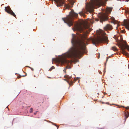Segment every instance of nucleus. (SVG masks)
Segmentation results:
<instances>
[{"mask_svg": "<svg viewBox=\"0 0 129 129\" xmlns=\"http://www.w3.org/2000/svg\"><path fill=\"white\" fill-rule=\"evenodd\" d=\"M68 78H69V77H68Z\"/></svg>", "mask_w": 129, "mask_h": 129, "instance_id": "32", "label": "nucleus"}, {"mask_svg": "<svg viewBox=\"0 0 129 129\" xmlns=\"http://www.w3.org/2000/svg\"><path fill=\"white\" fill-rule=\"evenodd\" d=\"M31 70H32L33 71L34 70L32 68H31Z\"/></svg>", "mask_w": 129, "mask_h": 129, "instance_id": "24", "label": "nucleus"}, {"mask_svg": "<svg viewBox=\"0 0 129 129\" xmlns=\"http://www.w3.org/2000/svg\"><path fill=\"white\" fill-rule=\"evenodd\" d=\"M64 80L66 81L70 85H72L73 84V82L72 81H68L66 79H64Z\"/></svg>", "mask_w": 129, "mask_h": 129, "instance_id": "11", "label": "nucleus"}, {"mask_svg": "<svg viewBox=\"0 0 129 129\" xmlns=\"http://www.w3.org/2000/svg\"><path fill=\"white\" fill-rule=\"evenodd\" d=\"M108 58H107V59H106V61H107V60H108Z\"/></svg>", "mask_w": 129, "mask_h": 129, "instance_id": "31", "label": "nucleus"}, {"mask_svg": "<svg viewBox=\"0 0 129 129\" xmlns=\"http://www.w3.org/2000/svg\"><path fill=\"white\" fill-rule=\"evenodd\" d=\"M111 49L114 51H116L117 50V49L115 46H113L112 47Z\"/></svg>", "mask_w": 129, "mask_h": 129, "instance_id": "13", "label": "nucleus"}, {"mask_svg": "<svg viewBox=\"0 0 129 129\" xmlns=\"http://www.w3.org/2000/svg\"><path fill=\"white\" fill-rule=\"evenodd\" d=\"M106 104H109V103H108V102L106 103Z\"/></svg>", "mask_w": 129, "mask_h": 129, "instance_id": "29", "label": "nucleus"}, {"mask_svg": "<svg viewBox=\"0 0 129 129\" xmlns=\"http://www.w3.org/2000/svg\"><path fill=\"white\" fill-rule=\"evenodd\" d=\"M126 109H129V106H127L126 108Z\"/></svg>", "mask_w": 129, "mask_h": 129, "instance_id": "22", "label": "nucleus"}, {"mask_svg": "<svg viewBox=\"0 0 129 129\" xmlns=\"http://www.w3.org/2000/svg\"><path fill=\"white\" fill-rule=\"evenodd\" d=\"M122 25L124 26L127 29L129 30V20L127 21L126 20H124Z\"/></svg>", "mask_w": 129, "mask_h": 129, "instance_id": "7", "label": "nucleus"}, {"mask_svg": "<svg viewBox=\"0 0 129 129\" xmlns=\"http://www.w3.org/2000/svg\"><path fill=\"white\" fill-rule=\"evenodd\" d=\"M56 2L57 6H62L64 3V0H55Z\"/></svg>", "mask_w": 129, "mask_h": 129, "instance_id": "8", "label": "nucleus"}, {"mask_svg": "<svg viewBox=\"0 0 129 129\" xmlns=\"http://www.w3.org/2000/svg\"><path fill=\"white\" fill-rule=\"evenodd\" d=\"M104 2H106V1H107L108 0H104Z\"/></svg>", "mask_w": 129, "mask_h": 129, "instance_id": "23", "label": "nucleus"}, {"mask_svg": "<svg viewBox=\"0 0 129 129\" xmlns=\"http://www.w3.org/2000/svg\"><path fill=\"white\" fill-rule=\"evenodd\" d=\"M126 1L127 2H128L129 1V0H126Z\"/></svg>", "mask_w": 129, "mask_h": 129, "instance_id": "28", "label": "nucleus"}, {"mask_svg": "<svg viewBox=\"0 0 129 129\" xmlns=\"http://www.w3.org/2000/svg\"><path fill=\"white\" fill-rule=\"evenodd\" d=\"M87 28L85 24L82 25L80 24L75 26L74 30L80 33H83L79 34L78 37H77L74 34H72L71 42L73 46L63 54V56L57 60V61L58 63L62 64L68 63L70 62L66 59V58H75L79 57L82 51L86 46L85 43L86 42L85 40H88L87 38V33L83 31L84 29Z\"/></svg>", "mask_w": 129, "mask_h": 129, "instance_id": "1", "label": "nucleus"}, {"mask_svg": "<svg viewBox=\"0 0 129 129\" xmlns=\"http://www.w3.org/2000/svg\"><path fill=\"white\" fill-rule=\"evenodd\" d=\"M112 27L110 24H107L104 27V29L105 30H111L112 29Z\"/></svg>", "mask_w": 129, "mask_h": 129, "instance_id": "10", "label": "nucleus"}, {"mask_svg": "<svg viewBox=\"0 0 129 129\" xmlns=\"http://www.w3.org/2000/svg\"><path fill=\"white\" fill-rule=\"evenodd\" d=\"M102 2L101 0H94L91 3L86 4V11L92 13L94 11V9L100 7Z\"/></svg>", "mask_w": 129, "mask_h": 129, "instance_id": "2", "label": "nucleus"}, {"mask_svg": "<svg viewBox=\"0 0 129 129\" xmlns=\"http://www.w3.org/2000/svg\"><path fill=\"white\" fill-rule=\"evenodd\" d=\"M79 13L80 15H84V14L82 12H80Z\"/></svg>", "mask_w": 129, "mask_h": 129, "instance_id": "19", "label": "nucleus"}, {"mask_svg": "<svg viewBox=\"0 0 129 129\" xmlns=\"http://www.w3.org/2000/svg\"><path fill=\"white\" fill-rule=\"evenodd\" d=\"M78 14L74 11H72V10L66 17L62 18V19L65 23L67 24L69 27H70L73 24V20L74 17L76 16Z\"/></svg>", "mask_w": 129, "mask_h": 129, "instance_id": "4", "label": "nucleus"}, {"mask_svg": "<svg viewBox=\"0 0 129 129\" xmlns=\"http://www.w3.org/2000/svg\"><path fill=\"white\" fill-rule=\"evenodd\" d=\"M33 110V108H30V113H31L32 112Z\"/></svg>", "mask_w": 129, "mask_h": 129, "instance_id": "17", "label": "nucleus"}, {"mask_svg": "<svg viewBox=\"0 0 129 129\" xmlns=\"http://www.w3.org/2000/svg\"><path fill=\"white\" fill-rule=\"evenodd\" d=\"M77 79H74V81H75Z\"/></svg>", "mask_w": 129, "mask_h": 129, "instance_id": "25", "label": "nucleus"}, {"mask_svg": "<svg viewBox=\"0 0 129 129\" xmlns=\"http://www.w3.org/2000/svg\"><path fill=\"white\" fill-rule=\"evenodd\" d=\"M54 66H52L51 68H50L49 69V71H51L52 69H54Z\"/></svg>", "mask_w": 129, "mask_h": 129, "instance_id": "15", "label": "nucleus"}, {"mask_svg": "<svg viewBox=\"0 0 129 129\" xmlns=\"http://www.w3.org/2000/svg\"><path fill=\"white\" fill-rule=\"evenodd\" d=\"M98 59H99L100 58V53H98Z\"/></svg>", "mask_w": 129, "mask_h": 129, "instance_id": "16", "label": "nucleus"}, {"mask_svg": "<svg viewBox=\"0 0 129 129\" xmlns=\"http://www.w3.org/2000/svg\"><path fill=\"white\" fill-rule=\"evenodd\" d=\"M48 78H51L50 77H47Z\"/></svg>", "mask_w": 129, "mask_h": 129, "instance_id": "26", "label": "nucleus"}, {"mask_svg": "<svg viewBox=\"0 0 129 129\" xmlns=\"http://www.w3.org/2000/svg\"><path fill=\"white\" fill-rule=\"evenodd\" d=\"M96 33L98 35H102V37H99L97 38L93 39L92 40V41L94 44H95L103 42L107 43H108L109 41L108 40L107 37L105 35L106 33L105 32L102 30H97L96 31Z\"/></svg>", "mask_w": 129, "mask_h": 129, "instance_id": "3", "label": "nucleus"}, {"mask_svg": "<svg viewBox=\"0 0 129 129\" xmlns=\"http://www.w3.org/2000/svg\"><path fill=\"white\" fill-rule=\"evenodd\" d=\"M5 11L8 13L13 16L14 17L16 16L15 14L11 10L9 6L5 7Z\"/></svg>", "mask_w": 129, "mask_h": 129, "instance_id": "6", "label": "nucleus"}, {"mask_svg": "<svg viewBox=\"0 0 129 129\" xmlns=\"http://www.w3.org/2000/svg\"><path fill=\"white\" fill-rule=\"evenodd\" d=\"M97 94L98 95H99V93H97Z\"/></svg>", "mask_w": 129, "mask_h": 129, "instance_id": "27", "label": "nucleus"}, {"mask_svg": "<svg viewBox=\"0 0 129 129\" xmlns=\"http://www.w3.org/2000/svg\"><path fill=\"white\" fill-rule=\"evenodd\" d=\"M64 77L65 78H68V76L65 75V76H64Z\"/></svg>", "mask_w": 129, "mask_h": 129, "instance_id": "21", "label": "nucleus"}, {"mask_svg": "<svg viewBox=\"0 0 129 129\" xmlns=\"http://www.w3.org/2000/svg\"><path fill=\"white\" fill-rule=\"evenodd\" d=\"M22 77V76H20V75L18 76L17 77V78H20L21 77Z\"/></svg>", "mask_w": 129, "mask_h": 129, "instance_id": "20", "label": "nucleus"}, {"mask_svg": "<svg viewBox=\"0 0 129 129\" xmlns=\"http://www.w3.org/2000/svg\"><path fill=\"white\" fill-rule=\"evenodd\" d=\"M56 59L55 58H53L52 60V61L53 62V61H56Z\"/></svg>", "mask_w": 129, "mask_h": 129, "instance_id": "18", "label": "nucleus"}, {"mask_svg": "<svg viewBox=\"0 0 129 129\" xmlns=\"http://www.w3.org/2000/svg\"><path fill=\"white\" fill-rule=\"evenodd\" d=\"M36 113H34V114H35H35H36Z\"/></svg>", "mask_w": 129, "mask_h": 129, "instance_id": "30", "label": "nucleus"}, {"mask_svg": "<svg viewBox=\"0 0 129 129\" xmlns=\"http://www.w3.org/2000/svg\"><path fill=\"white\" fill-rule=\"evenodd\" d=\"M125 120H126L129 117V113L128 112L127 113V114L125 113Z\"/></svg>", "mask_w": 129, "mask_h": 129, "instance_id": "12", "label": "nucleus"}, {"mask_svg": "<svg viewBox=\"0 0 129 129\" xmlns=\"http://www.w3.org/2000/svg\"><path fill=\"white\" fill-rule=\"evenodd\" d=\"M98 15L100 19V22L102 23L103 21L107 20L108 19V15L106 14L99 13Z\"/></svg>", "mask_w": 129, "mask_h": 129, "instance_id": "5", "label": "nucleus"}, {"mask_svg": "<svg viewBox=\"0 0 129 129\" xmlns=\"http://www.w3.org/2000/svg\"><path fill=\"white\" fill-rule=\"evenodd\" d=\"M70 68V66H67L66 67V68L64 69V70H63V71H65V70H66L67 69H68V68Z\"/></svg>", "mask_w": 129, "mask_h": 129, "instance_id": "14", "label": "nucleus"}, {"mask_svg": "<svg viewBox=\"0 0 129 129\" xmlns=\"http://www.w3.org/2000/svg\"><path fill=\"white\" fill-rule=\"evenodd\" d=\"M75 2L72 1H70L69 2V3L70 5L69 4H66L65 5V6L66 8L68 9H70L73 7L74 3Z\"/></svg>", "mask_w": 129, "mask_h": 129, "instance_id": "9", "label": "nucleus"}]
</instances>
